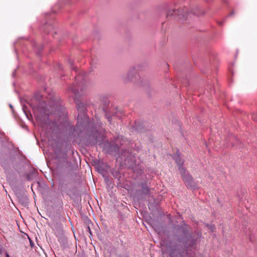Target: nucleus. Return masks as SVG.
I'll return each instance as SVG.
<instances>
[{
  "instance_id": "f257e3e1",
  "label": "nucleus",
  "mask_w": 257,
  "mask_h": 257,
  "mask_svg": "<svg viewBox=\"0 0 257 257\" xmlns=\"http://www.w3.org/2000/svg\"><path fill=\"white\" fill-rule=\"evenodd\" d=\"M182 245L184 247H187L185 239L179 240L177 242L175 243L174 244V246L171 247L169 250L170 257H182V254L178 250L179 247H182Z\"/></svg>"
},
{
  "instance_id": "f03ea898",
  "label": "nucleus",
  "mask_w": 257,
  "mask_h": 257,
  "mask_svg": "<svg viewBox=\"0 0 257 257\" xmlns=\"http://www.w3.org/2000/svg\"><path fill=\"white\" fill-rule=\"evenodd\" d=\"M181 173L182 176L183 178L184 182H185L186 185L188 187L190 188H196V185L194 182L192 177L188 174L185 170L180 172Z\"/></svg>"
},
{
  "instance_id": "7ed1b4c3",
  "label": "nucleus",
  "mask_w": 257,
  "mask_h": 257,
  "mask_svg": "<svg viewBox=\"0 0 257 257\" xmlns=\"http://www.w3.org/2000/svg\"><path fill=\"white\" fill-rule=\"evenodd\" d=\"M137 76L134 70L129 71L123 77V79L126 81H133L134 78Z\"/></svg>"
},
{
  "instance_id": "20e7f679",
  "label": "nucleus",
  "mask_w": 257,
  "mask_h": 257,
  "mask_svg": "<svg viewBox=\"0 0 257 257\" xmlns=\"http://www.w3.org/2000/svg\"><path fill=\"white\" fill-rule=\"evenodd\" d=\"M174 159L178 166L180 172L185 170L183 168H182V165L183 164V162L182 161L181 158L180 156L177 155L174 157Z\"/></svg>"
},
{
  "instance_id": "39448f33",
  "label": "nucleus",
  "mask_w": 257,
  "mask_h": 257,
  "mask_svg": "<svg viewBox=\"0 0 257 257\" xmlns=\"http://www.w3.org/2000/svg\"><path fill=\"white\" fill-rule=\"evenodd\" d=\"M142 192L145 194H147L150 193V190L148 187H144L142 189Z\"/></svg>"
},
{
  "instance_id": "423d86ee",
  "label": "nucleus",
  "mask_w": 257,
  "mask_h": 257,
  "mask_svg": "<svg viewBox=\"0 0 257 257\" xmlns=\"http://www.w3.org/2000/svg\"><path fill=\"white\" fill-rule=\"evenodd\" d=\"M68 63H69V65H70V66L71 67V68H72V69H74V67H72V66H73V61H72V60H70V59H69V60H68Z\"/></svg>"
},
{
  "instance_id": "0eeeda50",
  "label": "nucleus",
  "mask_w": 257,
  "mask_h": 257,
  "mask_svg": "<svg viewBox=\"0 0 257 257\" xmlns=\"http://www.w3.org/2000/svg\"><path fill=\"white\" fill-rule=\"evenodd\" d=\"M187 13V12L185 11H184L183 12H182V13L180 14V15H183V17H185V15H186V13Z\"/></svg>"
},
{
  "instance_id": "6e6552de",
  "label": "nucleus",
  "mask_w": 257,
  "mask_h": 257,
  "mask_svg": "<svg viewBox=\"0 0 257 257\" xmlns=\"http://www.w3.org/2000/svg\"><path fill=\"white\" fill-rule=\"evenodd\" d=\"M214 228V225H210L209 229L211 230V231H213V229Z\"/></svg>"
},
{
  "instance_id": "1a4fd4ad",
  "label": "nucleus",
  "mask_w": 257,
  "mask_h": 257,
  "mask_svg": "<svg viewBox=\"0 0 257 257\" xmlns=\"http://www.w3.org/2000/svg\"><path fill=\"white\" fill-rule=\"evenodd\" d=\"M69 90L73 92L74 93H76V90H74L73 89L69 88Z\"/></svg>"
},
{
  "instance_id": "9d476101",
  "label": "nucleus",
  "mask_w": 257,
  "mask_h": 257,
  "mask_svg": "<svg viewBox=\"0 0 257 257\" xmlns=\"http://www.w3.org/2000/svg\"><path fill=\"white\" fill-rule=\"evenodd\" d=\"M232 14H233V12H232L230 14V15H232Z\"/></svg>"
},
{
  "instance_id": "9b49d317",
  "label": "nucleus",
  "mask_w": 257,
  "mask_h": 257,
  "mask_svg": "<svg viewBox=\"0 0 257 257\" xmlns=\"http://www.w3.org/2000/svg\"><path fill=\"white\" fill-rule=\"evenodd\" d=\"M172 15V14H170L169 13H168V15Z\"/></svg>"
}]
</instances>
